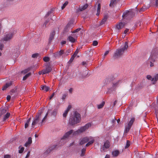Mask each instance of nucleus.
Returning a JSON list of instances; mask_svg holds the SVG:
<instances>
[{
    "mask_svg": "<svg viewBox=\"0 0 158 158\" xmlns=\"http://www.w3.org/2000/svg\"><path fill=\"white\" fill-rule=\"evenodd\" d=\"M54 10L53 8L51 9L46 14L45 17L46 18L49 16L50 14L52 13Z\"/></svg>",
    "mask_w": 158,
    "mask_h": 158,
    "instance_id": "obj_26",
    "label": "nucleus"
},
{
    "mask_svg": "<svg viewBox=\"0 0 158 158\" xmlns=\"http://www.w3.org/2000/svg\"><path fill=\"white\" fill-rule=\"evenodd\" d=\"M79 52V50L78 49H77L75 51V52L73 54V55L74 56H76L77 55V54Z\"/></svg>",
    "mask_w": 158,
    "mask_h": 158,
    "instance_id": "obj_49",
    "label": "nucleus"
},
{
    "mask_svg": "<svg viewBox=\"0 0 158 158\" xmlns=\"http://www.w3.org/2000/svg\"><path fill=\"white\" fill-rule=\"evenodd\" d=\"M68 1H66L65 3L63 4L62 6H61V9L63 10L65 6L68 5Z\"/></svg>",
    "mask_w": 158,
    "mask_h": 158,
    "instance_id": "obj_43",
    "label": "nucleus"
},
{
    "mask_svg": "<svg viewBox=\"0 0 158 158\" xmlns=\"http://www.w3.org/2000/svg\"><path fill=\"white\" fill-rule=\"evenodd\" d=\"M109 53V51H106L104 54V56H106Z\"/></svg>",
    "mask_w": 158,
    "mask_h": 158,
    "instance_id": "obj_61",
    "label": "nucleus"
},
{
    "mask_svg": "<svg viewBox=\"0 0 158 158\" xmlns=\"http://www.w3.org/2000/svg\"><path fill=\"white\" fill-rule=\"evenodd\" d=\"M119 152L118 150H115L112 152V154L113 157H116L119 154Z\"/></svg>",
    "mask_w": 158,
    "mask_h": 158,
    "instance_id": "obj_24",
    "label": "nucleus"
},
{
    "mask_svg": "<svg viewBox=\"0 0 158 158\" xmlns=\"http://www.w3.org/2000/svg\"><path fill=\"white\" fill-rule=\"evenodd\" d=\"M120 0H111L110 3V7H113L114 4L116 3Z\"/></svg>",
    "mask_w": 158,
    "mask_h": 158,
    "instance_id": "obj_25",
    "label": "nucleus"
},
{
    "mask_svg": "<svg viewBox=\"0 0 158 158\" xmlns=\"http://www.w3.org/2000/svg\"><path fill=\"white\" fill-rule=\"evenodd\" d=\"M49 22V21L48 20H46V22L44 23V24H43V26H45V27H46V25L47 24V23H48V22Z\"/></svg>",
    "mask_w": 158,
    "mask_h": 158,
    "instance_id": "obj_55",
    "label": "nucleus"
},
{
    "mask_svg": "<svg viewBox=\"0 0 158 158\" xmlns=\"http://www.w3.org/2000/svg\"><path fill=\"white\" fill-rule=\"evenodd\" d=\"M158 80V74H156L154 78H152V84H155L156 81Z\"/></svg>",
    "mask_w": 158,
    "mask_h": 158,
    "instance_id": "obj_21",
    "label": "nucleus"
},
{
    "mask_svg": "<svg viewBox=\"0 0 158 158\" xmlns=\"http://www.w3.org/2000/svg\"><path fill=\"white\" fill-rule=\"evenodd\" d=\"M88 137H86L82 138L81 140L79 143L80 145H82L88 142Z\"/></svg>",
    "mask_w": 158,
    "mask_h": 158,
    "instance_id": "obj_19",
    "label": "nucleus"
},
{
    "mask_svg": "<svg viewBox=\"0 0 158 158\" xmlns=\"http://www.w3.org/2000/svg\"><path fill=\"white\" fill-rule=\"evenodd\" d=\"M81 29V28H78L76 29L75 30H74L73 32H72L73 33H74L77 32L79 31H80Z\"/></svg>",
    "mask_w": 158,
    "mask_h": 158,
    "instance_id": "obj_48",
    "label": "nucleus"
},
{
    "mask_svg": "<svg viewBox=\"0 0 158 158\" xmlns=\"http://www.w3.org/2000/svg\"><path fill=\"white\" fill-rule=\"evenodd\" d=\"M30 151H28L27 152V154L26 156L25 157V158H28L30 156Z\"/></svg>",
    "mask_w": 158,
    "mask_h": 158,
    "instance_id": "obj_58",
    "label": "nucleus"
},
{
    "mask_svg": "<svg viewBox=\"0 0 158 158\" xmlns=\"http://www.w3.org/2000/svg\"><path fill=\"white\" fill-rule=\"evenodd\" d=\"M156 6H158V0H156Z\"/></svg>",
    "mask_w": 158,
    "mask_h": 158,
    "instance_id": "obj_64",
    "label": "nucleus"
},
{
    "mask_svg": "<svg viewBox=\"0 0 158 158\" xmlns=\"http://www.w3.org/2000/svg\"><path fill=\"white\" fill-rule=\"evenodd\" d=\"M43 60L45 62H48L50 60V59L48 57L45 56Z\"/></svg>",
    "mask_w": 158,
    "mask_h": 158,
    "instance_id": "obj_45",
    "label": "nucleus"
},
{
    "mask_svg": "<svg viewBox=\"0 0 158 158\" xmlns=\"http://www.w3.org/2000/svg\"><path fill=\"white\" fill-rule=\"evenodd\" d=\"M79 134L78 130L74 131L73 130H70L64 135L62 138L61 139L60 141H62L64 140L67 139L69 137H71V136H73L77 135Z\"/></svg>",
    "mask_w": 158,
    "mask_h": 158,
    "instance_id": "obj_4",
    "label": "nucleus"
},
{
    "mask_svg": "<svg viewBox=\"0 0 158 158\" xmlns=\"http://www.w3.org/2000/svg\"><path fill=\"white\" fill-rule=\"evenodd\" d=\"M110 147V143L108 141H106L104 143L103 145V146L102 148L101 149V151L102 152H104L105 151V149H107Z\"/></svg>",
    "mask_w": 158,
    "mask_h": 158,
    "instance_id": "obj_10",
    "label": "nucleus"
},
{
    "mask_svg": "<svg viewBox=\"0 0 158 158\" xmlns=\"http://www.w3.org/2000/svg\"><path fill=\"white\" fill-rule=\"evenodd\" d=\"M89 138V141H88V142L86 143L85 145L86 147H88V146L91 145L94 142V138L91 136H90L89 137H88Z\"/></svg>",
    "mask_w": 158,
    "mask_h": 158,
    "instance_id": "obj_14",
    "label": "nucleus"
},
{
    "mask_svg": "<svg viewBox=\"0 0 158 158\" xmlns=\"http://www.w3.org/2000/svg\"><path fill=\"white\" fill-rule=\"evenodd\" d=\"M64 51L63 50H61L53 54V56L56 58H59L64 53Z\"/></svg>",
    "mask_w": 158,
    "mask_h": 158,
    "instance_id": "obj_9",
    "label": "nucleus"
},
{
    "mask_svg": "<svg viewBox=\"0 0 158 158\" xmlns=\"http://www.w3.org/2000/svg\"><path fill=\"white\" fill-rule=\"evenodd\" d=\"M66 96V95L65 94H63L62 99L63 100L64 99Z\"/></svg>",
    "mask_w": 158,
    "mask_h": 158,
    "instance_id": "obj_57",
    "label": "nucleus"
},
{
    "mask_svg": "<svg viewBox=\"0 0 158 158\" xmlns=\"http://www.w3.org/2000/svg\"><path fill=\"white\" fill-rule=\"evenodd\" d=\"M55 95L54 93H53L50 96L49 99H51Z\"/></svg>",
    "mask_w": 158,
    "mask_h": 158,
    "instance_id": "obj_62",
    "label": "nucleus"
},
{
    "mask_svg": "<svg viewBox=\"0 0 158 158\" xmlns=\"http://www.w3.org/2000/svg\"><path fill=\"white\" fill-rule=\"evenodd\" d=\"M90 74V73L89 71H88V70H86L84 72L83 76L84 77H88Z\"/></svg>",
    "mask_w": 158,
    "mask_h": 158,
    "instance_id": "obj_28",
    "label": "nucleus"
},
{
    "mask_svg": "<svg viewBox=\"0 0 158 158\" xmlns=\"http://www.w3.org/2000/svg\"><path fill=\"white\" fill-rule=\"evenodd\" d=\"M13 4V2L10 0H6L3 3V6L6 7Z\"/></svg>",
    "mask_w": 158,
    "mask_h": 158,
    "instance_id": "obj_16",
    "label": "nucleus"
},
{
    "mask_svg": "<svg viewBox=\"0 0 158 158\" xmlns=\"http://www.w3.org/2000/svg\"><path fill=\"white\" fill-rule=\"evenodd\" d=\"M31 119V118H30L27 121L26 123L25 124V128H27L28 127Z\"/></svg>",
    "mask_w": 158,
    "mask_h": 158,
    "instance_id": "obj_35",
    "label": "nucleus"
},
{
    "mask_svg": "<svg viewBox=\"0 0 158 158\" xmlns=\"http://www.w3.org/2000/svg\"><path fill=\"white\" fill-rule=\"evenodd\" d=\"M70 25V24L68 23L66 26V27L65 28V30L67 31V29L69 27Z\"/></svg>",
    "mask_w": 158,
    "mask_h": 158,
    "instance_id": "obj_59",
    "label": "nucleus"
},
{
    "mask_svg": "<svg viewBox=\"0 0 158 158\" xmlns=\"http://www.w3.org/2000/svg\"><path fill=\"white\" fill-rule=\"evenodd\" d=\"M11 84L10 83H8L6 84L3 86L2 88V90H6L8 87H9Z\"/></svg>",
    "mask_w": 158,
    "mask_h": 158,
    "instance_id": "obj_29",
    "label": "nucleus"
},
{
    "mask_svg": "<svg viewBox=\"0 0 158 158\" xmlns=\"http://www.w3.org/2000/svg\"><path fill=\"white\" fill-rule=\"evenodd\" d=\"M19 148L20 149L19 151V153H22L24 150V148L23 147H22L21 146H20L19 147Z\"/></svg>",
    "mask_w": 158,
    "mask_h": 158,
    "instance_id": "obj_42",
    "label": "nucleus"
},
{
    "mask_svg": "<svg viewBox=\"0 0 158 158\" xmlns=\"http://www.w3.org/2000/svg\"><path fill=\"white\" fill-rule=\"evenodd\" d=\"M101 9V4L100 3H98V8L97 9V13L96 15L98 16H99L100 14V10Z\"/></svg>",
    "mask_w": 158,
    "mask_h": 158,
    "instance_id": "obj_30",
    "label": "nucleus"
},
{
    "mask_svg": "<svg viewBox=\"0 0 158 158\" xmlns=\"http://www.w3.org/2000/svg\"><path fill=\"white\" fill-rule=\"evenodd\" d=\"M31 69L29 68H28L25 69H24L23 71H22V73H23L24 74L27 73Z\"/></svg>",
    "mask_w": 158,
    "mask_h": 158,
    "instance_id": "obj_41",
    "label": "nucleus"
},
{
    "mask_svg": "<svg viewBox=\"0 0 158 158\" xmlns=\"http://www.w3.org/2000/svg\"><path fill=\"white\" fill-rule=\"evenodd\" d=\"M67 40L72 43H74L75 41L76 40L74 38L70 36H69L68 37Z\"/></svg>",
    "mask_w": 158,
    "mask_h": 158,
    "instance_id": "obj_27",
    "label": "nucleus"
},
{
    "mask_svg": "<svg viewBox=\"0 0 158 158\" xmlns=\"http://www.w3.org/2000/svg\"><path fill=\"white\" fill-rule=\"evenodd\" d=\"M128 48V43L126 42L123 48L118 49L116 50L113 56L114 58L116 59L120 57L123 54L124 51L126 50Z\"/></svg>",
    "mask_w": 158,
    "mask_h": 158,
    "instance_id": "obj_2",
    "label": "nucleus"
},
{
    "mask_svg": "<svg viewBox=\"0 0 158 158\" xmlns=\"http://www.w3.org/2000/svg\"><path fill=\"white\" fill-rule=\"evenodd\" d=\"M55 35V32L54 31H53L51 33L49 39L48 43L49 44H50L51 43L52 40L53 39Z\"/></svg>",
    "mask_w": 158,
    "mask_h": 158,
    "instance_id": "obj_17",
    "label": "nucleus"
},
{
    "mask_svg": "<svg viewBox=\"0 0 158 158\" xmlns=\"http://www.w3.org/2000/svg\"><path fill=\"white\" fill-rule=\"evenodd\" d=\"M11 98V97L10 95H8L7 97V100L8 101H9Z\"/></svg>",
    "mask_w": 158,
    "mask_h": 158,
    "instance_id": "obj_60",
    "label": "nucleus"
},
{
    "mask_svg": "<svg viewBox=\"0 0 158 158\" xmlns=\"http://www.w3.org/2000/svg\"><path fill=\"white\" fill-rule=\"evenodd\" d=\"M75 57L74 56L72 55V56L71 58L70 59L69 62H72L73 61V59Z\"/></svg>",
    "mask_w": 158,
    "mask_h": 158,
    "instance_id": "obj_51",
    "label": "nucleus"
},
{
    "mask_svg": "<svg viewBox=\"0 0 158 158\" xmlns=\"http://www.w3.org/2000/svg\"><path fill=\"white\" fill-rule=\"evenodd\" d=\"M81 118L80 114L77 111H75L70 116L69 120V124L71 126H73L80 123Z\"/></svg>",
    "mask_w": 158,
    "mask_h": 158,
    "instance_id": "obj_1",
    "label": "nucleus"
},
{
    "mask_svg": "<svg viewBox=\"0 0 158 158\" xmlns=\"http://www.w3.org/2000/svg\"><path fill=\"white\" fill-rule=\"evenodd\" d=\"M11 156L9 155H6L4 156V158H10Z\"/></svg>",
    "mask_w": 158,
    "mask_h": 158,
    "instance_id": "obj_54",
    "label": "nucleus"
},
{
    "mask_svg": "<svg viewBox=\"0 0 158 158\" xmlns=\"http://www.w3.org/2000/svg\"><path fill=\"white\" fill-rule=\"evenodd\" d=\"M148 8V7H147L145 6H143L139 10V12L141 13L144 11L145 10L147 9Z\"/></svg>",
    "mask_w": 158,
    "mask_h": 158,
    "instance_id": "obj_32",
    "label": "nucleus"
},
{
    "mask_svg": "<svg viewBox=\"0 0 158 158\" xmlns=\"http://www.w3.org/2000/svg\"><path fill=\"white\" fill-rule=\"evenodd\" d=\"M135 12L131 10H126L123 13L122 17L123 18L129 19L132 18L135 15Z\"/></svg>",
    "mask_w": 158,
    "mask_h": 158,
    "instance_id": "obj_6",
    "label": "nucleus"
},
{
    "mask_svg": "<svg viewBox=\"0 0 158 158\" xmlns=\"http://www.w3.org/2000/svg\"><path fill=\"white\" fill-rule=\"evenodd\" d=\"M71 106L69 105L66 109L65 110L63 114V116L64 118H65L67 116L68 113L71 108Z\"/></svg>",
    "mask_w": 158,
    "mask_h": 158,
    "instance_id": "obj_18",
    "label": "nucleus"
},
{
    "mask_svg": "<svg viewBox=\"0 0 158 158\" xmlns=\"http://www.w3.org/2000/svg\"><path fill=\"white\" fill-rule=\"evenodd\" d=\"M118 85V82H116L115 83L113 84L112 87L110 88H109L108 89V91L106 92V94H111L112 92L113 88H114V87L117 86Z\"/></svg>",
    "mask_w": 158,
    "mask_h": 158,
    "instance_id": "obj_13",
    "label": "nucleus"
},
{
    "mask_svg": "<svg viewBox=\"0 0 158 158\" xmlns=\"http://www.w3.org/2000/svg\"><path fill=\"white\" fill-rule=\"evenodd\" d=\"M43 113V110H40L39 113L36 114V117L34 118L31 124L32 128L34 127L38 123L39 125L41 126V124L39 123L41 121V114Z\"/></svg>",
    "mask_w": 158,
    "mask_h": 158,
    "instance_id": "obj_3",
    "label": "nucleus"
},
{
    "mask_svg": "<svg viewBox=\"0 0 158 158\" xmlns=\"http://www.w3.org/2000/svg\"><path fill=\"white\" fill-rule=\"evenodd\" d=\"M131 127L129 125H128L127 126L125 127V130H124V132L126 133H127L131 129Z\"/></svg>",
    "mask_w": 158,
    "mask_h": 158,
    "instance_id": "obj_38",
    "label": "nucleus"
},
{
    "mask_svg": "<svg viewBox=\"0 0 158 158\" xmlns=\"http://www.w3.org/2000/svg\"><path fill=\"white\" fill-rule=\"evenodd\" d=\"M98 42L96 40L94 41L93 42V46H96L98 44Z\"/></svg>",
    "mask_w": 158,
    "mask_h": 158,
    "instance_id": "obj_46",
    "label": "nucleus"
},
{
    "mask_svg": "<svg viewBox=\"0 0 158 158\" xmlns=\"http://www.w3.org/2000/svg\"><path fill=\"white\" fill-rule=\"evenodd\" d=\"M86 151V148H84L81 150V152L80 154V156H83L85 155V154Z\"/></svg>",
    "mask_w": 158,
    "mask_h": 158,
    "instance_id": "obj_37",
    "label": "nucleus"
},
{
    "mask_svg": "<svg viewBox=\"0 0 158 158\" xmlns=\"http://www.w3.org/2000/svg\"><path fill=\"white\" fill-rule=\"evenodd\" d=\"M38 56V54L35 53L34 54L32 55V57L33 58H36Z\"/></svg>",
    "mask_w": 158,
    "mask_h": 158,
    "instance_id": "obj_52",
    "label": "nucleus"
},
{
    "mask_svg": "<svg viewBox=\"0 0 158 158\" xmlns=\"http://www.w3.org/2000/svg\"><path fill=\"white\" fill-rule=\"evenodd\" d=\"M107 19V15H105L104 16L103 19L101 21L100 23L99 26H101L103 24H104L105 22L106 21Z\"/></svg>",
    "mask_w": 158,
    "mask_h": 158,
    "instance_id": "obj_23",
    "label": "nucleus"
},
{
    "mask_svg": "<svg viewBox=\"0 0 158 158\" xmlns=\"http://www.w3.org/2000/svg\"><path fill=\"white\" fill-rule=\"evenodd\" d=\"M32 139L31 137H29L28 139V140L24 144V146L26 147H29L32 143Z\"/></svg>",
    "mask_w": 158,
    "mask_h": 158,
    "instance_id": "obj_20",
    "label": "nucleus"
},
{
    "mask_svg": "<svg viewBox=\"0 0 158 158\" xmlns=\"http://www.w3.org/2000/svg\"><path fill=\"white\" fill-rule=\"evenodd\" d=\"M41 88L42 90H44L46 91H48L49 89V87L44 85H41Z\"/></svg>",
    "mask_w": 158,
    "mask_h": 158,
    "instance_id": "obj_34",
    "label": "nucleus"
},
{
    "mask_svg": "<svg viewBox=\"0 0 158 158\" xmlns=\"http://www.w3.org/2000/svg\"><path fill=\"white\" fill-rule=\"evenodd\" d=\"M46 118L47 117L44 116V117L42 119V120L39 123V124H41V126L42 125V123L44 122V121H45Z\"/></svg>",
    "mask_w": 158,
    "mask_h": 158,
    "instance_id": "obj_47",
    "label": "nucleus"
},
{
    "mask_svg": "<svg viewBox=\"0 0 158 158\" xmlns=\"http://www.w3.org/2000/svg\"><path fill=\"white\" fill-rule=\"evenodd\" d=\"M157 54V52H156V50L154 49L153 50L151 55L147 61L148 64H150V67H152L154 66L153 62L155 61V59L156 57Z\"/></svg>",
    "mask_w": 158,
    "mask_h": 158,
    "instance_id": "obj_5",
    "label": "nucleus"
},
{
    "mask_svg": "<svg viewBox=\"0 0 158 158\" xmlns=\"http://www.w3.org/2000/svg\"><path fill=\"white\" fill-rule=\"evenodd\" d=\"M69 93L70 94H72L73 90V88H71L69 89Z\"/></svg>",
    "mask_w": 158,
    "mask_h": 158,
    "instance_id": "obj_56",
    "label": "nucleus"
},
{
    "mask_svg": "<svg viewBox=\"0 0 158 158\" xmlns=\"http://www.w3.org/2000/svg\"><path fill=\"white\" fill-rule=\"evenodd\" d=\"M124 25V24L123 23L121 22L116 26L115 28L118 30H119L123 27Z\"/></svg>",
    "mask_w": 158,
    "mask_h": 158,
    "instance_id": "obj_22",
    "label": "nucleus"
},
{
    "mask_svg": "<svg viewBox=\"0 0 158 158\" xmlns=\"http://www.w3.org/2000/svg\"><path fill=\"white\" fill-rule=\"evenodd\" d=\"M91 126V123H88L86 124L84 126L81 127L80 129H78V131L79 132V133H82L85 131L87 129L89 128Z\"/></svg>",
    "mask_w": 158,
    "mask_h": 158,
    "instance_id": "obj_8",
    "label": "nucleus"
},
{
    "mask_svg": "<svg viewBox=\"0 0 158 158\" xmlns=\"http://www.w3.org/2000/svg\"><path fill=\"white\" fill-rule=\"evenodd\" d=\"M130 145V142L128 140H127L126 145L125 146V148H128Z\"/></svg>",
    "mask_w": 158,
    "mask_h": 158,
    "instance_id": "obj_44",
    "label": "nucleus"
},
{
    "mask_svg": "<svg viewBox=\"0 0 158 158\" xmlns=\"http://www.w3.org/2000/svg\"><path fill=\"white\" fill-rule=\"evenodd\" d=\"M56 145H53L49 147L44 152V154L45 155H47L50 152H51L56 148Z\"/></svg>",
    "mask_w": 158,
    "mask_h": 158,
    "instance_id": "obj_11",
    "label": "nucleus"
},
{
    "mask_svg": "<svg viewBox=\"0 0 158 158\" xmlns=\"http://www.w3.org/2000/svg\"><path fill=\"white\" fill-rule=\"evenodd\" d=\"M88 5L87 4H86L83 6H80L79 8L77 10V12L82 11L86 9L88 7Z\"/></svg>",
    "mask_w": 158,
    "mask_h": 158,
    "instance_id": "obj_12",
    "label": "nucleus"
},
{
    "mask_svg": "<svg viewBox=\"0 0 158 158\" xmlns=\"http://www.w3.org/2000/svg\"><path fill=\"white\" fill-rule=\"evenodd\" d=\"M31 74V73H29L26 74L24 77H23V80L24 81L26 80Z\"/></svg>",
    "mask_w": 158,
    "mask_h": 158,
    "instance_id": "obj_40",
    "label": "nucleus"
},
{
    "mask_svg": "<svg viewBox=\"0 0 158 158\" xmlns=\"http://www.w3.org/2000/svg\"><path fill=\"white\" fill-rule=\"evenodd\" d=\"M15 92V90L14 89H13L12 90H11V93H10V94L11 95H12L13 94V93H14Z\"/></svg>",
    "mask_w": 158,
    "mask_h": 158,
    "instance_id": "obj_63",
    "label": "nucleus"
},
{
    "mask_svg": "<svg viewBox=\"0 0 158 158\" xmlns=\"http://www.w3.org/2000/svg\"><path fill=\"white\" fill-rule=\"evenodd\" d=\"M16 32V31H14L12 32H10L7 34L3 38L4 40L5 41H8L11 40L13 37L14 34Z\"/></svg>",
    "mask_w": 158,
    "mask_h": 158,
    "instance_id": "obj_7",
    "label": "nucleus"
},
{
    "mask_svg": "<svg viewBox=\"0 0 158 158\" xmlns=\"http://www.w3.org/2000/svg\"><path fill=\"white\" fill-rule=\"evenodd\" d=\"M43 70V74H46L50 72L52 70V69L49 65H47L46 66L45 69Z\"/></svg>",
    "mask_w": 158,
    "mask_h": 158,
    "instance_id": "obj_15",
    "label": "nucleus"
},
{
    "mask_svg": "<svg viewBox=\"0 0 158 158\" xmlns=\"http://www.w3.org/2000/svg\"><path fill=\"white\" fill-rule=\"evenodd\" d=\"M105 104V102L104 101L102 102L101 104L97 105L98 108V109L102 108L104 106Z\"/></svg>",
    "mask_w": 158,
    "mask_h": 158,
    "instance_id": "obj_33",
    "label": "nucleus"
},
{
    "mask_svg": "<svg viewBox=\"0 0 158 158\" xmlns=\"http://www.w3.org/2000/svg\"><path fill=\"white\" fill-rule=\"evenodd\" d=\"M135 118H131V119L130 120V121L129 123H128V125H129L131 127V126H132L133 123L135 121Z\"/></svg>",
    "mask_w": 158,
    "mask_h": 158,
    "instance_id": "obj_31",
    "label": "nucleus"
},
{
    "mask_svg": "<svg viewBox=\"0 0 158 158\" xmlns=\"http://www.w3.org/2000/svg\"><path fill=\"white\" fill-rule=\"evenodd\" d=\"M81 64L82 65L85 66V67L87 65V62L86 61H83L81 63Z\"/></svg>",
    "mask_w": 158,
    "mask_h": 158,
    "instance_id": "obj_50",
    "label": "nucleus"
},
{
    "mask_svg": "<svg viewBox=\"0 0 158 158\" xmlns=\"http://www.w3.org/2000/svg\"><path fill=\"white\" fill-rule=\"evenodd\" d=\"M57 109H54L52 111V112L51 114V115H53L55 117L57 114Z\"/></svg>",
    "mask_w": 158,
    "mask_h": 158,
    "instance_id": "obj_36",
    "label": "nucleus"
},
{
    "mask_svg": "<svg viewBox=\"0 0 158 158\" xmlns=\"http://www.w3.org/2000/svg\"><path fill=\"white\" fill-rule=\"evenodd\" d=\"M10 114L9 113H7L4 116L3 118V121H5L7 118L10 116Z\"/></svg>",
    "mask_w": 158,
    "mask_h": 158,
    "instance_id": "obj_39",
    "label": "nucleus"
},
{
    "mask_svg": "<svg viewBox=\"0 0 158 158\" xmlns=\"http://www.w3.org/2000/svg\"><path fill=\"white\" fill-rule=\"evenodd\" d=\"M147 78L149 80H152V79L151 76L150 75H148L147 76Z\"/></svg>",
    "mask_w": 158,
    "mask_h": 158,
    "instance_id": "obj_53",
    "label": "nucleus"
}]
</instances>
